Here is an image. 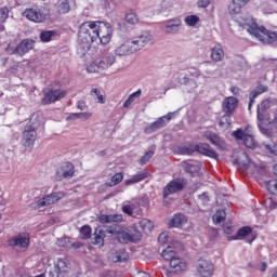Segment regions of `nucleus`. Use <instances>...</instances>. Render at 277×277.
Segmentation results:
<instances>
[{
  "label": "nucleus",
  "instance_id": "f257e3e1",
  "mask_svg": "<svg viewBox=\"0 0 277 277\" xmlns=\"http://www.w3.org/2000/svg\"><path fill=\"white\" fill-rule=\"evenodd\" d=\"M98 29V21L84 22L78 29L77 53L83 57L92 49V44L96 42V31Z\"/></svg>",
  "mask_w": 277,
  "mask_h": 277
},
{
  "label": "nucleus",
  "instance_id": "f03ea898",
  "mask_svg": "<svg viewBox=\"0 0 277 277\" xmlns=\"http://www.w3.org/2000/svg\"><path fill=\"white\" fill-rule=\"evenodd\" d=\"M239 23L242 29H246L248 34L254 36V38H256V40H260V42H265L266 44H272L275 42L277 44V32L267 30V28H265L264 26H259L254 17L247 16L242 18Z\"/></svg>",
  "mask_w": 277,
  "mask_h": 277
},
{
  "label": "nucleus",
  "instance_id": "7ed1b4c3",
  "mask_svg": "<svg viewBox=\"0 0 277 277\" xmlns=\"http://www.w3.org/2000/svg\"><path fill=\"white\" fill-rule=\"evenodd\" d=\"M177 150L180 155H193L194 153H199L200 155L210 157V159H214L215 161L220 159V154H217V151L208 143L183 145L180 146Z\"/></svg>",
  "mask_w": 277,
  "mask_h": 277
},
{
  "label": "nucleus",
  "instance_id": "20e7f679",
  "mask_svg": "<svg viewBox=\"0 0 277 277\" xmlns=\"http://www.w3.org/2000/svg\"><path fill=\"white\" fill-rule=\"evenodd\" d=\"M106 233L113 237H117L119 243H137V241H142V233L140 230L129 234L118 224L108 226Z\"/></svg>",
  "mask_w": 277,
  "mask_h": 277
},
{
  "label": "nucleus",
  "instance_id": "39448f33",
  "mask_svg": "<svg viewBox=\"0 0 277 277\" xmlns=\"http://www.w3.org/2000/svg\"><path fill=\"white\" fill-rule=\"evenodd\" d=\"M38 123L30 119L29 123L26 124L22 134V144L25 148H34L36 137H38Z\"/></svg>",
  "mask_w": 277,
  "mask_h": 277
},
{
  "label": "nucleus",
  "instance_id": "423d86ee",
  "mask_svg": "<svg viewBox=\"0 0 277 277\" xmlns=\"http://www.w3.org/2000/svg\"><path fill=\"white\" fill-rule=\"evenodd\" d=\"M232 135L237 140V142H243L245 146L247 148H251L254 150L256 146H259V142H256V138H254V134L252 131L248 129V127L243 129H237L235 130Z\"/></svg>",
  "mask_w": 277,
  "mask_h": 277
},
{
  "label": "nucleus",
  "instance_id": "0eeeda50",
  "mask_svg": "<svg viewBox=\"0 0 277 277\" xmlns=\"http://www.w3.org/2000/svg\"><path fill=\"white\" fill-rule=\"evenodd\" d=\"M30 238L28 233H19L13 238L8 240L9 248L16 252H25L29 248Z\"/></svg>",
  "mask_w": 277,
  "mask_h": 277
},
{
  "label": "nucleus",
  "instance_id": "6e6552de",
  "mask_svg": "<svg viewBox=\"0 0 277 277\" xmlns=\"http://www.w3.org/2000/svg\"><path fill=\"white\" fill-rule=\"evenodd\" d=\"M185 187H187V180L183 177L174 179L164 186L162 196L163 198H168V196H172V194H179L183 192Z\"/></svg>",
  "mask_w": 277,
  "mask_h": 277
},
{
  "label": "nucleus",
  "instance_id": "1a4fd4ad",
  "mask_svg": "<svg viewBox=\"0 0 277 277\" xmlns=\"http://www.w3.org/2000/svg\"><path fill=\"white\" fill-rule=\"evenodd\" d=\"M96 34V40H100L101 44L105 45L111 42V36L114 34V30L111 29V25H109L108 23L97 21Z\"/></svg>",
  "mask_w": 277,
  "mask_h": 277
},
{
  "label": "nucleus",
  "instance_id": "9d476101",
  "mask_svg": "<svg viewBox=\"0 0 277 277\" xmlns=\"http://www.w3.org/2000/svg\"><path fill=\"white\" fill-rule=\"evenodd\" d=\"M24 18L30 21L31 23H44L49 18V14L44 12V9L40 8H28L23 12Z\"/></svg>",
  "mask_w": 277,
  "mask_h": 277
},
{
  "label": "nucleus",
  "instance_id": "9b49d317",
  "mask_svg": "<svg viewBox=\"0 0 277 277\" xmlns=\"http://www.w3.org/2000/svg\"><path fill=\"white\" fill-rule=\"evenodd\" d=\"M195 267L200 277H213V274H215V265L211 263V260L200 258Z\"/></svg>",
  "mask_w": 277,
  "mask_h": 277
},
{
  "label": "nucleus",
  "instance_id": "f8f14e48",
  "mask_svg": "<svg viewBox=\"0 0 277 277\" xmlns=\"http://www.w3.org/2000/svg\"><path fill=\"white\" fill-rule=\"evenodd\" d=\"M116 62V56L114 54H106L105 56L101 57L96 61L95 64L90 65L87 70L88 72H98V70H107L109 66Z\"/></svg>",
  "mask_w": 277,
  "mask_h": 277
},
{
  "label": "nucleus",
  "instance_id": "ddd939ff",
  "mask_svg": "<svg viewBox=\"0 0 277 277\" xmlns=\"http://www.w3.org/2000/svg\"><path fill=\"white\" fill-rule=\"evenodd\" d=\"M65 96L66 90L64 89H49L48 92L43 94L41 104L51 105L53 103H57V101H62Z\"/></svg>",
  "mask_w": 277,
  "mask_h": 277
},
{
  "label": "nucleus",
  "instance_id": "4468645a",
  "mask_svg": "<svg viewBox=\"0 0 277 277\" xmlns=\"http://www.w3.org/2000/svg\"><path fill=\"white\" fill-rule=\"evenodd\" d=\"M65 197H66V193L54 192L37 200V209H42V207H50V205H55V202H60V200H62Z\"/></svg>",
  "mask_w": 277,
  "mask_h": 277
},
{
  "label": "nucleus",
  "instance_id": "2eb2a0df",
  "mask_svg": "<svg viewBox=\"0 0 277 277\" xmlns=\"http://www.w3.org/2000/svg\"><path fill=\"white\" fill-rule=\"evenodd\" d=\"M172 120V113L167 114L166 116H162L158 118L156 121L150 123L145 128V133L150 134L155 133V131H159V129H163L168 122Z\"/></svg>",
  "mask_w": 277,
  "mask_h": 277
},
{
  "label": "nucleus",
  "instance_id": "dca6fc26",
  "mask_svg": "<svg viewBox=\"0 0 277 277\" xmlns=\"http://www.w3.org/2000/svg\"><path fill=\"white\" fill-rule=\"evenodd\" d=\"M203 137L208 140V142H211L213 146H216V148H220V150H227L228 145L226 144V141L222 138V136L215 134L211 131H206L203 134Z\"/></svg>",
  "mask_w": 277,
  "mask_h": 277
},
{
  "label": "nucleus",
  "instance_id": "f3484780",
  "mask_svg": "<svg viewBox=\"0 0 277 277\" xmlns=\"http://www.w3.org/2000/svg\"><path fill=\"white\" fill-rule=\"evenodd\" d=\"M131 41L134 49H136V51H140V49H144L146 44H149V42H153V35H150V32H144L138 37H134Z\"/></svg>",
  "mask_w": 277,
  "mask_h": 277
},
{
  "label": "nucleus",
  "instance_id": "a211bd4d",
  "mask_svg": "<svg viewBox=\"0 0 277 277\" xmlns=\"http://www.w3.org/2000/svg\"><path fill=\"white\" fill-rule=\"evenodd\" d=\"M239 105V100L235 96H228L226 97L222 103V111L224 114H235V109H237Z\"/></svg>",
  "mask_w": 277,
  "mask_h": 277
},
{
  "label": "nucleus",
  "instance_id": "6ab92c4d",
  "mask_svg": "<svg viewBox=\"0 0 277 277\" xmlns=\"http://www.w3.org/2000/svg\"><path fill=\"white\" fill-rule=\"evenodd\" d=\"M36 42L31 39H24L21 43L14 49L13 53L16 55H25L34 49Z\"/></svg>",
  "mask_w": 277,
  "mask_h": 277
},
{
  "label": "nucleus",
  "instance_id": "aec40b11",
  "mask_svg": "<svg viewBox=\"0 0 277 277\" xmlns=\"http://www.w3.org/2000/svg\"><path fill=\"white\" fill-rule=\"evenodd\" d=\"M181 25H183V22H181V18L175 17L169 21L164 22V31L166 34H176L179 29L181 28Z\"/></svg>",
  "mask_w": 277,
  "mask_h": 277
},
{
  "label": "nucleus",
  "instance_id": "412c9836",
  "mask_svg": "<svg viewBox=\"0 0 277 277\" xmlns=\"http://www.w3.org/2000/svg\"><path fill=\"white\" fill-rule=\"evenodd\" d=\"M187 224V216L183 213H176L173 217L169 221V228H182Z\"/></svg>",
  "mask_w": 277,
  "mask_h": 277
},
{
  "label": "nucleus",
  "instance_id": "4be33fe9",
  "mask_svg": "<svg viewBox=\"0 0 277 277\" xmlns=\"http://www.w3.org/2000/svg\"><path fill=\"white\" fill-rule=\"evenodd\" d=\"M265 92H267V87L260 84L258 85L254 90H252L249 94V105H248V109L250 111V109H252V105H254V101H256V98L259 96H261V94H265Z\"/></svg>",
  "mask_w": 277,
  "mask_h": 277
},
{
  "label": "nucleus",
  "instance_id": "5701e85b",
  "mask_svg": "<svg viewBox=\"0 0 277 277\" xmlns=\"http://www.w3.org/2000/svg\"><path fill=\"white\" fill-rule=\"evenodd\" d=\"M97 220L100 224H120L122 222V214H101Z\"/></svg>",
  "mask_w": 277,
  "mask_h": 277
},
{
  "label": "nucleus",
  "instance_id": "b1692460",
  "mask_svg": "<svg viewBox=\"0 0 277 277\" xmlns=\"http://www.w3.org/2000/svg\"><path fill=\"white\" fill-rule=\"evenodd\" d=\"M224 48L221 43H216L214 47L211 48L210 57L212 62H222V60H224Z\"/></svg>",
  "mask_w": 277,
  "mask_h": 277
},
{
  "label": "nucleus",
  "instance_id": "393cba45",
  "mask_svg": "<svg viewBox=\"0 0 277 277\" xmlns=\"http://www.w3.org/2000/svg\"><path fill=\"white\" fill-rule=\"evenodd\" d=\"M169 263L170 267L176 273L185 272V269H187V262L176 255Z\"/></svg>",
  "mask_w": 277,
  "mask_h": 277
},
{
  "label": "nucleus",
  "instance_id": "a878e982",
  "mask_svg": "<svg viewBox=\"0 0 277 277\" xmlns=\"http://www.w3.org/2000/svg\"><path fill=\"white\" fill-rule=\"evenodd\" d=\"M57 174H61L63 179H72L75 176V164L72 162H65Z\"/></svg>",
  "mask_w": 277,
  "mask_h": 277
},
{
  "label": "nucleus",
  "instance_id": "bb28decb",
  "mask_svg": "<svg viewBox=\"0 0 277 277\" xmlns=\"http://www.w3.org/2000/svg\"><path fill=\"white\" fill-rule=\"evenodd\" d=\"M135 51H137V48H134L133 42L127 41L117 48L115 53L116 55H129L130 53H135Z\"/></svg>",
  "mask_w": 277,
  "mask_h": 277
},
{
  "label": "nucleus",
  "instance_id": "cd10ccee",
  "mask_svg": "<svg viewBox=\"0 0 277 277\" xmlns=\"http://www.w3.org/2000/svg\"><path fill=\"white\" fill-rule=\"evenodd\" d=\"M109 259L113 263H124L129 261V253L124 250L115 251L110 253Z\"/></svg>",
  "mask_w": 277,
  "mask_h": 277
},
{
  "label": "nucleus",
  "instance_id": "c85d7f7f",
  "mask_svg": "<svg viewBox=\"0 0 277 277\" xmlns=\"http://www.w3.org/2000/svg\"><path fill=\"white\" fill-rule=\"evenodd\" d=\"M145 179H148V172L143 171L133 175L131 179L126 180L124 185H135V183H142V181H145Z\"/></svg>",
  "mask_w": 277,
  "mask_h": 277
},
{
  "label": "nucleus",
  "instance_id": "c756f323",
  "mask_svg": "<svg viewBox=\"0 0 277 277\" xmlns=\"http://www.w3.org/2000/svg\"><path fill=\"white\" fill-rule=\"evenodd\" d=\"M182 168L184 169L185 172L192 175L198 173V170H200V167H198L197 164H194L192 160L182 161Z\"/></svg>",
  "mask_w": 277,
  "mask_h": 277
},
{
  "label": "nucleus",
  "instance_id": "7c9ffc66",
  "mask_svg": "<svg viewBox=\"0 0 277 277\" xmlns=\"http://www.w3.org/2000/svg\"><path fill=\"white\" fill-rule=\"evenodd\" d=\"M243 5H246L245 0H233L232 3L228 5L229 14H239Z\"/></svg>",
  "mask_w": 277,
  "mask_h": 277
},
{
  "label": "nucleus",
  "instance_id": "2f4dec72",
  "mask_svg": "<svg viewBox=\"0 0 277 277\" xmlns=\"http://www.w3.org/2000/svg\"><path fill=\"white\" fill-rule=\"evenodd\" d=\"M252 234V227L250 226H243L238 229L237 234L233 236V239L235 240H241L246 239V237H249V235Z\"/></svg>",
  "mask_w": 277,
  "mask_h": 277
},
{
  "label": "nucleus",
  "instance_id": "473e14b6",
  "mask_svg": "<svg viewBox=\"0 0 277 277\" xmlns=\"http://www.w3.org/2000/svg\"><path fill=\"white\" fill-rule=\"evenodd\" d=\"M136 209H140L138 202H124L121 208L126 215H133V211H136Z\"/></svg>",
  "mask_w": 277,
  "mask_h": 277
},
{
  "label": "nucleus",
  "instance_id": "72a5a7b5",
  "mask_svg": "<svg viewBox=\"0 0 277 277\" xmlns=\"http://www.w3.org/2000/svg\"><path fill=\"white\" fill-rule=\"evenodd\" d=\"M124 21L128 25H137L140 23V16L133 10H130L126 13Z\"/></svg>",
  "mask_w": 277,
  "mask_h": 277
},
{
  "label": "nucleus",
  "instance_id": "f704fd0d",
  "mask_svg": "<svg viewBox=\"0 0 277 277\" xmlns=\"http://www.w3.org/2000/svg\"><path fill=\"white\" fill-rule=\"evenodd\" d=\"M57 12L58 14H68V12H70V1L58 0Z\"/></svg>",
  "mask_w": 277,
  "mask_h": 277
},
{
  "label": "nucleus",
  "instance_id": "c9c22d12",
  "mask_svg": "<svg viewBox=\"0 0 277 277\" xmlns=\"http://www.w3.org/2000/svg\"><path fill=\"white\" fill-rule=\"evenodd\" d=\"M161 256L164 259V261L170 262L176 256V249L169 246L162 251Z\"/></svg>",
  "mask_w": 277,
  "mask_h": 277
},
{
  "label": "nucleus",
  "instance_id": "e433bc0d",
  "mask_svg": "<svg viewBox=\"0 0 277 277\" xmlns=\"http://www.w3.org/2000/svg\"><path fill=\"white\" fill-rule=\"evenodd\" d=\"M105 233H107V230H103V229H100V230H96L95 232V236H94V239H93V245L94 246H104L105 243Z\"/></svg>",
  "mask_w": 277,
  "mask_h": 277
},
{
  "label": "nucleus",
  "instance_id": "4c0bfd02",
  "mask_svg": "<svg viewBox=\"0 0 277 277\" xmlns=\"http://www.w3.org/2000/svg\"><path fill=\"white\" fill-rule=\"evenodd\" d=\"M138 224L143 233H153V228H155V224L148 219H143Z\"/></svg>",
  "mask_w": 277,
  "mask_h": 277
},
{
  "label": "nucleus",
  "instance_id": "58836bf2",
  "mask_svg": "<svg viewBox=\"0 0 277 277\" xmlns=\"http://www.w3.org/2000/svg\"><path fill=\"white\" fill-rule=\"evenodd\" d=\"M121 181H124V173L119 172L111 176L107 185L108 187H116V185H120Z\"/></svg>",
  "mask_w": 277,
  "mask_h": 277
},
{
  "label": "nucleus",
  "instance_id": "ea45409f",
  "mask_svg": "<svg viewBox=\"0 0 277 277\" xmlns=\"http://www.w3.org/2000/svg\"><path fill=\"white\" fill-rule=\"evenodd\" d=\"M142 96V90L138 89L136 92L129 95V97L123 103V107L127 109L128 107H131L133 103L135 102V98H140Z\"/></svg>",
  "mask_w": 277,
  "mask_h": 277
},
{
  "label": "nucleus",
  "instance_id": "a19ab883",
  "mask_svg": "<svg viewBox=\"0 0 277 277\" xmlns=\"http://www.w3.org/2000/svg\"><path fill=\"white\" fill-rule=\"evenodd\" d=\"M214 224H222L224 220H226V211L224 210H217L215 214L212 216Z\"/></svg>",
  "mask_w": 277,
  "mask_h": 277
},
{
  "label": "nucleus",
  "instance_id": "79ce46f5",
  "mask_svg": "<svg viewBox=\"0 0 277 277\" xmlns=\"http://www.w3.org/2000/svg\"><path fill=\"white\" fill-rule=\"evenodd\" d=\"M53 36H55V30H42L40 32L41 42H51Z\"/></svg>",
  "mask_w": 277,
  "mask_h": 277
},
{
  "label": "nucleus",
  "instance_id": "37998d69",
  "mask_svg": "<svg viewBox=\"0 0 277 277\" xmlns=\"http://www.w3.org/2000/svg\"><path fill=\"white\" fill-rule=\"evenodd\" d=\"M230 116H233V115L225 113V115H223L220 118L219 126L223 129H228V127H230Z\"/></svg>",
  "mask_w": 277,
  "mask_h": 277
},
{
  "label": "nucleus",
  "instance_id": "c03bdc74",
  "mask_svg": "<svg viewBox=\"0 0 277 277\" xmlns=\"http://www.w3.org/2000/svg\"><path fill=\"white\" fill-rule=\"evenodd\" d=\"M198 23H200L198 15H188L185 17V24L188 25V27H196Z\"/></svg>",
  "mask_w": 277,
  "mask_h": 277
},
{
  "label": "nucleus",
  "instance_id": "a18cd8bd",
  "mask_svg": "<svg viewBox=\"0 0 277 277\" xmlns=\"http://www.w3.org/2000/svg\"><path fill=\"white\" fill-rule=\"evenodd\" d=\"M81 239H90L92 237V227L83 225L80 229Z\"/></svg>",
  "mask_w": 277,
  "mask_h": 277
},
{
  "label": "nucleus",
  "instance_id": "49530a36",
  "mask_svg": "<svg viewBox=\"0 0 277 277\" xmlns=\"http://www.w3.org/2000/svg\"><path fill=\"white\" fill-rule=\"evenodd\" d=\"M77 118L89 120V118H92V113H75L69 116L70 120H77Z\"/></svg>",
  "mask_w": 277,
  "mask_h": 277
},
{
  "label": "nucleus",
  "instance_id": "de8ad7c7",
  "mask_svg": "<svg viewBox=\"0 0 277 277\" xmlns=\"http://www.w3.org/2000/svg\"><path fill=\"white\" fill-rule=\"evenodd\" d=\"M266 189H267L271 194L277 195V180H269V181L266 183Z\"/></svg>",
  "mask_w": 277,
  "mask_h": 277
},
{
  "label": "nucleus",
  "instance_id": "09e8293b",
  "mask_svg": "<svg viewBox=\"0 0 277 277\" xmlns=\"http://www.w3.org/2000/svg\"><path fill=\"white\" fill-rule=\"evenodd\" d=\"M10 16V9L8 6L0 8V24L5 23Z\"/></svg>",
  "mask_w": 277,
  "mask_h": 277
},
{
  "label": "nucleus",
  "instance_id": "8fccbe9b",
  "mask_svg": "<svg viewBox=\"0 0 277 277\" xmlns=\"http://www.w3.org/2000/svg\"><path fill=\"white\" fill-rule=\"evenodd\" d=\"M155 156V150L150 149L148 150L142 158H141V164L142 166H146L147 162L150 161V159H153V157Z\"/></svg>",
  "mask_w": 277,
  "mask_h": 277
},
{
  "label": "nucleus",
  "instance_id": "3c124183",
  "mask_svg": "<svg viewBox=\"0 0 277 277\" xmlns=\"http://www.w3.org/2000/svg\"><path fill=\"white\" fill-rule=\"evenodd\" d=\"M67 267H68V264L64 261V259H57L55 263V269L57 274H60V272H64V269Z\"/></svg>",
  "mask_w": 277,
  "mask_h": 277
},
{
  "label": "nucleus",
  "instance_id": "603ef678",
  "mask_svg": "<svg viewBox=\"0 0 277 277\" xmlns=\"http://www.w3.org/2000/svg\"><path fill=\"white\" fill-rule=\"evenodd\" d=\"M264 148L269 153L271 157H277V144H265Z\"/></svg>",
  "mask_w": 277,
  "mask_h": 277
},
{
  "label": "nucleus",
  "instance_id": "864d4df0",
  "mask_svg": "<svg viewBox=\"0 0 277 277\" xmlns=\"http://www.w3.org/2000/svg\"><path fill=\"white\" fill-rule=\"evenodd\" d=\"M242 157L245 158V161L240 163L241 168H243V170H248L250 168V166L253 163L252 159H250V156H248V153H242Z\"/></svg>",
  "mask_w": 277,
  "mask_h": 277
},
{
  "label": "nucleus",
  "instance_id": "5fc2aeb1",
  "mask_svg": "<svg viewBox=\"0 0 277 277\" xmlns=\"http://www.w3.org/2000/svg\"><path fill=\"white\" fill-rule=\"evenodd\" d=\"M271 107V102L269 100H264L261 102V104L258 106V109L262 110V111H267V109H269Z\"/></svg>",
  "mask_w": 277,
  "mask_h": 277
},
{
  "label": "nucleus",
  "instance_id": "6e6d98bb",
  "mask_svg": "<svg viewBox=\"0 0 277 277\" xmlns=\"http://www.w3.org/2000/svg\"><path fill=\"white\" fill-rule=\"evenodd\" d=\"M265 205L267 207V209H269L271 211H274V209H277V202L274 201V199L269 198L265 201Z\"/></svg>",
  "mask_w": 277,
  "mask_h": 277
},
{
  "label": "nucleus",
  "instance_id": "4d7b16f0",
  "mask_svg": "<svg viewBox=\"0 0 277 277\" xmlns=\"http://www.w3.org/2000/svg\"><path fill=\"white\" fill-rule=\"evenodd\" d=\"M199 200H201L202 205H207L210 200L209 195L207 193L199 195Z\"/></svg>",
  "mask_w": 277,
  "mask_h": 277
},
{
  "label": "nucleus",
  "instance_id": "13d9d810",
  "mask_svg": "<svg viewBox=\"0 0 277 277\" xmlns=\"http://www.w3.org/2000/svg\"><path fill=\"white\" fill-rule=\"evenodd\" d=\"M158 241H160L161 243H166L168 241V234L161 233L158 237Z\"/></svg>",
  "mask_w": 277,
  "mask_h": 277
},
{
  "label": "nucleus",
  "instance_id": "bf43d9fd",
  "mask_svg": "<svg viewBox=\"0 0 277 277\" xmlns=\"http://www.w3.org/2000/svg\"><path fill=\"white\" fill-rule=\"evenodd\" d=\"M258 120H260V122H263V120H265V111L258 109Z\"/></svg>",
  "mask_w": 277,
  "mask_h": 277
},
{
  "label": "nucleus",
  "instance_id": "052dcab7",
  "mask_svg": "<svg viewBox=\"0 0 277 277\" xmlns=\"http://www.w3.org/2000/svg\"><path fill=\"white\" fill-rule=\"evenodd\" d=\"M192 70L194 71H190V77H195V79H198V77H200V70L197 68H192Z\"/></svg>",
  "mask_w": 277,
  "mask_h": 277
},
{
  "label": "nucleus",
  "instance_id": "680f3d73",
  "mask_svg": "<svg viewBox=\"0 0 277 277\" xmlns=\"http://www.w3.org/2000/svg\"><path fill=\"white\" fill-rule=\"evenodd\" d=\"M85 107H88V105H85V102L83 101H79L77 108L80 109L81 111H83V109H85Z\"/></svg>",
  "mask_w": 277,
  "mask_h": 277
},
{
  "label": "nucleus",
  "instance_id": "e2e57ef3",
  "mask_svg": "<svg viewBox=\"0 0 277 277\" xmlns=\"http://www.w3.org/2000/svg\"><path fill=\"white\" fill-rule=\"evenodd\" d=\"M232 94H235L236 96L239 94V88L238 87H230Z\"/></svg>",
  "mask_w": 277,
  "mask_h": 277
},
{
  "label": "nucleus",
  "instance_id": "0e129e2a",
  "mask_svg": "<svg viewBox=\"0 0 277 277\" xmlns=\"http://www.w3.org/2000/svg\"><path fill=\"white\" fill-rule=\"evenodd\" d=\"M97 103L105 104V96H103L101 93L97 95Z\"/></svg>",
  "mask_w": 277,
  "mask_h": 277
},
{
  "label": "nucleus",
  "instance_id": "69168bd1",
  "mask_svg": "<svg viewBox=\"0 0 277 277\" xmlns=\"http://www.w3.org/2000/svg\"><path fill=\"white\" fill-rule=\"evenodd\" d=\"M265 269H267V263L261 262V264H260V272H265Z\"/></svg>",
  "mask_w": 277,
  "mask_h": 277
},
{
  "label": "nucleus",
  "instance_id": "338daca9",
  "mask_svg": "<svg viewBox=\"0 0 277 277\" xmlns=\"http://www.w3.org/2000/svg\"><path fill=\"white\" fill-rule=\"evenodd\" d=\"M91 93L95 94V96L101 95V90H98L97 88H94L91 90Z\"/></svg>",
  "mask_w": 277,
  "mask_h": 277
},
{
  "label": "nucleus",
  "instance_id": "774afa93",
  "mask_svg": "<svg viewBox=\"0 0 277 277\" xmlns=\"http://www.w3.org/2000/svg\"><path fill=\"white\" fill-rule=\"evenodd\" d=\"M83 245L81 242H75L72 243V248H75L76 250L81 248Z\"/></svg>",
  "mask_w": 277,
  "mask_h": 277
}]
</instances>
